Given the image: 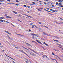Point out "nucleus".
Returning a JSON list of instances; mask_svg holds the SVG:
<instances>
[{
  "label": "nucleus",
  "mask_w": 63,
  "mask_h": 63,
  "mask_svg": "<svg viewBox=\"0 0 63 63\" xmlns=\"http://www.w3.org/2000/svg\"><path fill=\"white\" fill-rule=\"evenodd\" d=\"M20 51H21V52H22V53H24V54H26V55H27V56H28V57H29V58H30V57L29 56H28V54H27L26 53H25L22 50H21Z\"/></svg>",
  "instance_id": "nucleus-1"
},
{
  "label": "nucleus",
  "mask_w": 63,
  "mask_h": 63,
  "mask_svg": "<svg viewBox=\"0 0 63 63\" xmlns=\"http://www.w3.org/2000/svg\"><path fill=\"white\" fill-rule=\"evenodd\" d=\"M7 56V57H9V58H11V59H12L13 60H15L14 59H13V58H11V57L8 56L6 55Z\"/></svg>",
  "instance_id": "nucleus-2"
},
{
  "label": "nucleus",
  "mask_w": 63,
  "mask_h": 63,
  "mask_svg": "<svg viewBox=\"0 0 63 63\" xmlns=\"http://www.w3.org/2000/svg\"><path fill=\"white\" fill-rule=\"evenodd\" d=\"M4 17H0V19H5V18H3Z\"/></svg>",
  "instance_id": "nucleus-3"
},
{
  "label": "nucleus",
  "mask_w": 63,
  "mask_h": 63,
  "mask_svg": "<svg viewBox=\"0 0 63 63\" xmlns=\"http://www.w3.org/2000/svg\"><path fill=\"white\" fill-rule=\"evenodd\" d=\"M62 5V3L61 2H60L59 3L58 6H59L60 5Z\"/></svg>",
  "instance_id": "nucleus-4"
},
{
  "label": "nucleus",
  "mask_w": 63,
  "mask_h": 63,
  "mask_svg": "<svg viewBox=\"0 0 63 63\" xmlns=\"http://www.w3.org/2000/svg\"><path fill=\"white\" fill-rule=\"evenodd\" d=\"M6 17H7V18H12L11 17L9 16H6Z\"/></svg>",
  "instance_id": "nucleus-5"
},
{
  "label": "nucleus",
  "mask_w": 63,
  "mask_h": 63,
  "mask_svg": "<svg viewBox=\"0 0 63 63\" xmlns=\"http://www.w3.org/2000/svg\"><path fill=\"white\" fill-rule=\"evenodd\" d=\"M16 34L18 35H19V36H23V35H21V34Z\"/></svg>",
  "instance_id": "nucleus-6"
},
{
  "label": "nucleus",
  "mask_w": 63,
  "mask_h": 63,
  "mask_svg": "<svg viewBox=\"0 0 63 63\" xmlns=\"http://www.w3.org/2000/svg\"><path fill=\"white\" fill-rule=\"evenodd\" d=\"M3 21L4 22H6L7 23H9V22L6 21L4 20Z\"/></svg>",
  "instance_id": "nucleus-7"
},
{
  "label": "nucleus",
  "mask_w": 63,
  "mask_h": 63,
  "mask_svg": "<svg viewBox=\"0 0 63 63\" xmlns=\"http://www.w3.org/2000/svg\"><path fill=\"white\" fill-rule=\"evenodd\" d=\"M53 41H55V42H58V41L57 40H55L54 39H53Z\"/></svg>",
  "instance_id": "nucleus-8"
},
{
  "label": "nucleus",
  "mask_w": 63,
  "mask_h": 63,
  "mask_svg": "<svg viewBox=\"0 0 63 63\" xmlns=\"http://www.w3.org/2000/svg\"><path fill=\"white\" fill-rule=\"evenodd\" d=\"M25 43H26V44H28V45H29V46H31L32 47V46H31V45L28 44V43H26V42H25Z\"/></svg>",
  "instance_id": "nucleus-9"
},
{
  "label": "nucleus",
  "mask_w": 63,
  "mask_h": 63,
  "mask_svg": "<svg viewBox=\"0 0 63 63\" xmlns=\"http://www.w3.org/2000/svg\"><path fill=\"white\" fill-rule=\"evenodd\" d=\"M32 56H35V54L34 53H32Z\"/></svg>",
  "instance_id": "nucleus-10"
},
{
  "label": "nucleus",
  "mask_w": 63,
  "mask_h": 63,
  "mask_svg": "<svg viewBox=\"0 0 63 63\" xmlns=\"http://www.w3.org/2000/svg\"><path fill=\"white\" fill-rule=\"evenodd\" d=\"M31 50H32V51L33 52H35V53H36V51H34L32 49Z\"/></svg>",
  "instance_id": "nucleus-11"
},
{
  "label": "nucleus",
  "mask_w": 63,
  "mask_h": 63,
  "mask_svg": "<svg viewBox=\"0 0 63 63\" xmlns=\"http://www.w3.org/2000/svg\"><path fill=\"white\" fill-rule=\"evenodd\" d=\"M55 38H56L57 39H59V37H57L56 36H55Z\"/></svg>",
  "instance_id": "nucleus-12"
},
{
  "label": "nucleus",
  "mask_w": 63,
  "mask_h": 63,
  "mask_svg": "<svg viewBox=\"0 0 63 63\" xmlns=\"http://www.w3.org/2000/svg\"><path fill=\"white\" fill-rule=\"evenodd\" d=\"M43 34H44L45 35H47V34H46V33H45V32H43Z\"/></svg>",
  "instance_id": "nucleus-13"
},
{
  "label": "nucleus",
  "mask_w": 63,
  "mask_h": 63,
  "mask_svg": "<svg viewBox=\"0 0 63 63\" xmlns=\"http://www.w3.org/2000/svg\"><path fill=\"white\" fill-rule=\"evenodd\" d=\"M58 57V58H59V59H60V60L61 61V60L62 59H61L60 58H59V57Z\"/></svg>",
  "instance_id": "nucleus-14"
},
{
  "label": "nucleus",
  "mask_w": 63,
  "mask_h": 63,
  "mask_svg": "<svg viewBox=\"0 0 63 63\" xmlns=\"http://www.w3.org/2000/svg\"><path fill=\"white\" fill-rule=\"evenodd\" d=\"M29 53H30V54H31L33 53L31 52H29Z\"/></svg>",
  "instance_id": "nucleus-15"
},
{
  "label": "nucleus",
  "mask_w": 63,
  "mask_h": 63,
  "mask_svg": "<svg viewBox=\"0 0 63 63\" xmlns=\"http://www.w3.org/2000/svg\"><path fill=\"white\" fill-rule=\"evenodd\" d=\"M36 41H37V42H38V43H39V42H40V41H38V40H36Z\"/></svg>",
  "instance_id": "nucleus-16"
},
{
  "label": "nucleus",
  "mask_w": 63,
  "mask_h": 63,
  "mask_svg": "<svg viewBox=\"0 0 63 63\" xmlns=\"http://www.w3.org/2000/svg\"><path fill=\"white\" fill-rule=\"evenodd\" d=\"M0 21H1V22H3V20H2V19L0 20Z\"/></svg>",
  "instance_id": "nucleus-17"
},
{
  "label": "nucleus",
  "mask_w": 63,
  "mask_h": 63,
  "mask_svg": "<svg viewBox=\"0 0 63 63\" xmlns=\"http://www.w3.org/2000/svg\"><path fill=\"white\" fill-rule=\"evenodd\" d=\"M56 23L57 24H60V23H59L58 22H56Z\"/></svg>",
  "instance_id": "nucleus-18"
},
{
  "label": "nucleus",
  "mask_w": 63,
  "mask_h": 63,
  "mask_svg": "<svg viewBox=\"0 0 63 63\" xmlns=\"http://www.w3.org/2000/svg\"><path fill=\"white\" fill-rule=\"evenodd\" d=\"M16 2H18V3H19V1H18L17 0H16Z\"/></svg>",
  "instance_id": "nucleus-19"
},
{
  "label": "nucleus",
  "mask_w": 63,
  "mask_h": 63,
  "mask_svg": "<svg viewBox=\"0 0 63 63\" xmlns=\"http://www.w3.org/2000/svg\"><path fill=\"white\" fill-rule=\"evenodd\" d=\"M56 5H57L58 4V2H56Z\"/></svg>",
  "instance_id": "nucleus-20"
},
{
  "label": "nucleus",
  "mask_w": 63,
  "mask_h": 63,
  "mask_svg": "<svg viewBox=\"0 0 63 63\" xmlns=\"http://www.w3.org/2000/svg\"><path fill=\"white\" fill-rule=\"evenodd\" d=\"M62 1V0H59L58 2H61Z\"/></svg>",
  "instance_id": "nucleus-21"
},
{
  "label": "nucleus",
  "mask_w": 63,
  "mask_h": 63,
  "mask_svg": "<svg viewBox=\"0 0 63 63\" xmlns=\"http://www.w3.org/2000/svg\"><path fill=\"white\" fill-rule=\"evenodd\" d=\"M52 55H55V54H54V53H53V52H52Z\"/></svg>",
  "instance_id": "nucleus-22"
},
{
  "label": "nucleus",
  "mask_w": 63,
  "mask_h": 63,
  "mask_svg": "<svg viewBox=\"0 0 63 63\" xmlns=\"http://www.w3.org/2000/svg\"><path fill=\"white\" fill-rule=\"evenodd\" d=\"M9 39H10L11 40H13V38H11L10 37H9Z\"/></svg>",
  "instance_id": "nucleus-23"
},
{
  "label": "nucleus",
  "mask_w": 63,
  "mask_h": 63,
  "mask_svg": "<svg viewBox=\"0 0 63 63\" xmlns=\"http://www.w3.org/2000/svg\"><path fill=\"white\" fill-rule=\"evenodd\" d=\"M52 7H54V5L53 4L52 5Z\"/></svg>",
  "instance_id": "nucleus-24"
},
{
  "label": "nucleus",
  "mask_w": 63,
  "mask_h": 63,
  "mask_svg": "<svg viewBox=\"0 0 63 63\" xmlns=\"http://www.w3.org/2000/svg\"><path fill=\"white\" fill-rule=\"evenodd\" d=\"M45 45L46 46H48V44H47L46 43H45Z\"/></svg>",
  "instance_id": "nucleus-25"
},
{
  "label": "nucleus",
  "mask_w": 63,
  "mask_h": 63,
  "mask_svg": "<svg viewBox=\"0 0 63 63\" xmlns=\"http://www.w3.org/2000/svg\"><path fill=\"white\" fill-rule=\"evenodd\" d=\"M24 6L25 7H27V6H26V5H24Z\"/></svg>",
  "instance_id": "nucleus-26"
},
{
  "label": "nucleus",
  "mask_w": 63,
  "mask_h": 63,
  "mask_svg": "<svg viewBox=\"0 0 63 63\" xmlns=\"http://www.w3.org/2000/svg\"><path fill=\"white\" fill-rule=\"evenodd\" d=\"M4 31L5 32H6V33H7L8 32V31Z\"/></svg>",
  "instance_id": "nucleus-27"
},
{
  "label": "nucleus",
  "mask_w": 63,
  "mask_h": 63,
  "mask_svg": "<svg viewBox=\"0 0 63 63\" xmlns=\"http://www.w3.org/2000/svg\"><path fill=\"white\" fill-rule=\"evenodd\" d=\"M35 36H36V37H38V35L37 34H36Z\"/></svg>",
  "instance_id": "nucleus-28"
},
{
  "label": "nucleus",
  "mask_w": 63,
  "mask_h": 63,
  "mask_svg": "<svg viewBox=\"0 0 63 63\" xmlns=\"http://www.w3.org/2000/svg\"><path fill=\"white\" fill-rule=\"evenodd\" d=\"M0 2H4V0H0Z\"/></svg>",
  "instance_id": "nucleus-29"
},
{
  "label": "nucleus",
  "mask_w": 63,
  "mask_h": 63,
  "mask_svg": "<svg viewBox=\"0 0 63 63\" xmlns=\"http://www.w3.org/2000/svg\"><path fill=\"white\" fill-rule=\"evenodd\" d=\"M61 7H62V8H63V6L62 5L60 6Z\"/></svg>",
  "instance_id": "nucleus-30"
},
{
  "label": "nucleus",
  "mask_w": 63,
  "mask_h": 63,
  "mask_svg": "<svg viewBox=\"0 0 63 63\" xmlns=\"http://www.w3.org/2000/svg\"><path fill=\"white\" fill-rule=\"evenodd\" d=\"M39 44H41V45H42V43L40 42H39Z\"/></svg>",
  "instance_id": "nucleus-31"
},
{
  "label": "nucleus",
  "mask_w": 63,
  "mask_h": 63,
  "mask_svg": "<svg viewBox=\"0 0 63 63\" xmlns=\"http://www.w3.org/2000/svg\"><path fill=\"white\" fill-rule=\"evenodd\" d=\"M47 10H49V8H47Z\"/></svg>",
  "instance_id": "nucleus-32"
},
{
  "label": "nucleus",
  "mask_w": 63,
  "mask_h": 63,
  "mask_svg": "<svg viewBox=\"0 0 63 63\" xmlns=\"http://www.w3.org/2000/svg\"><path fill=\"white\" fill-rule=\"evenodd\" d=\"M44 4H45V5H47V3L45 2H44Z\"/></svg>",
  "instance_id": "nucleus-33"
},
{
  "label": "nucleus",
  "mask_w": 63,
  "mask_h": 63,
  "mask_svg": "<svg viewBox=\"0 0 63 63\" xmlns=\"http://www.w3.org/2000/svg\"><path fill=\"white\" fill-rule=\"evenodd\" d=\"M15 48H17V49H18V48L17 47H15Z\"/></svg>",
  "instance_id": "nucleus-34"
},
{
  "label": "nucleus",
  "mask_w": 63,
  "mask_h": 63,
  "mask_svg": "<svg viewBox=\"0 0 63 63\" xmlns=\"http://www.w3.org/2000/svg\"><path fill=\"white\" fill-rule=\"evenodd\" d=\"M41 47H42L43 48V49H45L44 48V47H43L42 46H41Z\"/></svg>",
  "instance_id": "nucleus-35"
},
{
  "label": "nucleus",
  "mask_w": 63,
  "mask_h": 63,
  "mask_svg": "<svg viewBox=\"0 0 63 63\" xmlns=\"http://www.w3.org/2000/svg\"><path fill=\"white\" fill-rule=\"evenodd\" d=\"M52 12H55V11H54V10H53Z\"/></svg>",
  "instance_id": "nucleus-36"
},
{
  "label": "nucleus",
  "mask_w": 63,
  "mask_h": 63,
  "mask_svg": "<svg viewBox=\"0 0 63 63\" xmlns=\"http://www.w3.org/2000/svg\"><path fill=\"white\" fill-rule=\"evenodd\" d=\"M7 1H9V2H11V0H7Z\"/></svg>",
  "instance_id": "nucleus-37"
},
{
  "label": "nucleus",
  "mask_w": 63,
  "mask_h": 63,
  "mask_svg": "<svg viewBox=\"0 0 63 63\" xmlns=\"http://www.w3.org/2000/svg\"><path fill=\"white\" fill-rule=\"evenodd\" d=\"M1 51L2 52H4V51H5V50H2Z\"/></svg>",
  "instance_id": "nucleus-38"
},
{
  "label": "nucleus",
  "mask_w": 63,
  "mask_h": 63,
  "mask_svg": "<svg viewBox=\"0 0 63 63\" xmlns=\"http://www.w3.org/2000/svg\"><path fill=\"white\" fill-rule=\"evenodd\" d=\"M40 10H43V8H40Z\"/></svg>",
  "instance_id": "nucleus-39"
},
{
  "label": "nucleus",
  "mask_w": 63,
  "mask_h": 63,
  "mask_svg": "<svg viewBox=\"0 0 63 63\" xmlns=\"http://www.w3.org/2000/svg\"><path fill=\"white\" fill-rule=\"evenodd\" d=\"M50 11H52V9H50Z\"/></svg>",
  "instance_id": "nucleus-40"
},
{
  "label": "nucleus",
  "mask_w": 63,
  "mask_h": 63,
  "mask_svg": "<svg viewBox=\"0 0 63 63\" xmlns=\"http://www.w3.org/2000/svg\"><path fill=\"white\" fill-rule=\"evenodd\" d=\"M38 23L39 24H41V22H39Z\"/></svg>",
  "instance_id": "nucleus-41"
},
{
  "label": "nucleus",
  "mask_w": 63,
  "mask_h": 63,
  "mask_svg": "<svg viewBox=\"0 0 63 63\" xmlns=\"http://www.w3.org/2000/svg\"><path fill=\"white\" fill-rule=\"evenodd\" d=\"M16 5L17 6H18V4H16Z\"/></svg>",
  "instance_id": "nucleus-42"
},
{
  "label": "nucleus",
  "mask_w": 63,
  "mask_h": 63,
  "mask_svg": "<svg viewBox=\"0 0 63 63\" xmlns=\"http://www.w3.org/2000/svg\"><path fill=\"white\" fill-rule=\"evenodd\" d=\"M18 21H20V22H21V21L20 20H19V19H18Z\"/></svg>",
  "instance_id": "nucleus-43"
},
{
  "label": "nucleus",
  "mask_w": 63,
  "mask_h": 63,
  "mask_svg": "<svg viewBox=\"0 0 63 63\" xmlns=\"http://www.w3.org/2000/svg\"><path fill=\"white\" fill-rule=\"evenodd\" d=\"M15 14H17V12H16L15 13Z\"/></svg>",
  "instance_id": "nucleus-44"
},
{
  "label": "nucleus",
  "mask_w": 63,
  "mask_h": 63,
  "mask_svg": "<svg viewBox=\"0 0 63 63\" xmlns=\"http://www.w3.org/2000/svg\"><path fill=\"white\" fill-rule=\"evenodd\" d=\"M19 16H20V17H21V15H19Z\"/></svg>",
  "instance_id": "nucleus-45"
},
{
  "label": "nucleus",
  "mask_w": 63,
  "mask_h": 63,
  "mask_svg": "<svg viewBox=\"0 0 63 63\" xmlns=\"http://www.w3.org/2000/svg\"><path fill=\"white\" fill-rule=\"evenodd\" d=\"M32 3L33 4H35V3L34 2H32Z\"/></svg>",
  "instance_id": "nucleus-46"
},
{
  "label": "nucleus",
  "mask_w": 63,
  "mask_h": 63,
  "mask_svg": "<svg viewBox=\"0 0 63 63\" xmlns=\"http://www.w3.org/2000/svg\"><path fill=\"white\" fill-rule=\"evenodd\" d=\"M0 47H3V46H0Z\"/></svg>",
  "instance_id": "nucleus-47"
},
{
  "label": "nucleus",
  "mask_w": 63,
  "mask_h": 63,
  "mask_svg": "<svg viewBox=\"0 0 63 63\" xmlns=\"http://www.w3.org/2000/svg\"><path fill=\"white\" fill-rule=\"evenodd\" d=\"M11 25H12L13 26H14V27H15V26H14V25H13V24H12Z\"/></svg>",
  "instance_id": "nucleus-48"
},
{
  "label": "nucleus",
  "mask_w": 63,
  "mask_h": 63,
  "mask_svg": "<svg viewBox=\"0 0 63 63\" xmlns=\"http://www.w3.org/2000/svg\"><path fill=\"white\" fill-rule=\"evenodd\" d=\"M28 7L29 8H30V6H28Z\"/></svg>",
  "instance_id": "nucleus-49"
},
{
  "label": "nucleus",
  "mask_w": 63,
  "mask_h": 63,
  "mask_svg": "<svg viewBox=\"0 0 63 63\" xmlns=\"http://www.w3.org/2000/svg\"><path fill=\"white\" fill-rule=\"evenodd\" d=\"M34 38H35V39H37V38H36V37H34Z\"/></svg>",
  "instance_id": "nucleus-50"
},
{
  "label": "nucleus",
  "mask_w": 63,
  "mask_h": 63,
  "mask_svg": "<svg viewBox=\"0 0 63 63\" xmlns=\"http://www.w3.org/2000/svg\"><path fill=\"white\" fill-rule=\"evenodd\" d=\"M13 13H16V12H15V11H13Z\"/></svg>",
  "instance_id": "nucleus-51"
},
{
  "label": "nucleus",
  "mask_w": 63,
  "mask_h": 63,
  "mask_svg": "<svg viewBox=\"0 0 63 63\" xmlns=\"http://www.w3.org/2000/svg\"><path fill=\"white\" fill-rule=\"evenodd\" d=\"M29 32H30V31H31V30L30 29L29 30Z\"/></svg>",
  "instance_id": "nucleus-52"
},
{
  "label": "nucleus",
  "mask_w": 63,
  "mask_h": 63,
  "mask_svg": "<svg viewBox=\"0 0 63 63\" xmlns=\"http://www.w3.org/2000/svg\"><path fill=\"white\" fill-rule=\"evenodd\" d=\"M59 46H60V47H62V46H61V45L59 44Z\"/></svg>",
  "instance_id": "nucleus-53"
},
{
  "label": "nucleus",
  "mask_w": 63,
  "mask_h": 63,
  "mask_svg": "<svg viewBox=\"0 0 63 63\" xmlns=\"http://www.w3.org/2000/svg\"><path fill=\"white\" fill-rule=\"evenodd\" d=\"M8 34H9V35H11V33L10 32H9L8 33Z\"/></svg>",
  "instance_id": "nucleus-54"
},
{
  "label": "nucleus",
  "mask_w": 63,
  "mask_h": 63,
  "mask_svg": "<svg viewBox=\"0 0 63 63\" xmlns=\"http://www.w3.org/2000/svg\"><path fill=\"white\" fill-rule=\"evenodd\" d=\"M44 44H46V43L45 42H44V43H43Z\"/></svg>",
  "instance_id": "nucleus-55"
},
{
  "label": "nucleus",
  "mask_w": 63,
  "mask_h": 63,
  "mask_svg": "<svg viewBox=\"0 0 63 63\" xmlns=\"http://www.w3.org/2000/svg\"><path fill=\"white\" fill-rule=\"evenodd\" d=\"M50 58V59H52V60H53V59H52V58Z\"/></svg>",
  "instance_id": "nucleus-56"
},
{
  "label": "nucleus",
  "mask_w": 63,
  "mask_h": 63,
  "mask_svg": "<svg viewBox=\"0 0 63 63\" xmlns=\"http://www.w3.org/2000/svg\"><path fill=\"white\" fill-rule=\"evenodd\" d=\"M33 24V23H31L30 25H32Z\"/></svg>",
  "instance_id": "nucleus-57"
},
{
  "label": "nucleus",
  "mask_w": 63,
  "mask_h": 63,
  "mask_svg": "<svg viewBox=\"0 0 63 63\" xmlns=\"http://www.w3.org/2000/svg\"><path fill=\"white\" fill-rule=\"evenodd\" d=\"M54 50L56 51H57V50H56V49H54Z\"/></svg>",
  "instance_id": "nucleus-58"
},
{
  "label": "nucleus",
  "mask_w": 63,
  "mask_h": 63,
  "mask_svg": "<svg viewBox=\"0 0 63 63\" xmlns=\"http://www.w3.org/2000/svg\"><path fill=\"white\" fill-rule=\"evenodd\" d=\"M50 2H48L47 3V4H50Z\"/></svg>",
  "instance_id": "nucleus-59"
},
{
  "label": "nucleus",
  "mask_w": 63,
  "mask_h": 63,
  "mask_svg": "<svg viewBox=\"0 0 63 63\" xmlns=\"http://www.w3.org/2000/svg\"><path fill=\"white\" fill-rule=\"evenodd\" d=\"M25 16H28V15H25Z\"/></svg>",
  "instance_id": "nucleus-60"
},
{
  "label": "nucleus",
  "mask_w": 63,
  "mask_h": 63,
  "mask_svg": "<svg viewBox=\"0 0 63 63\" xmlns=\"http://www.w3.org/2000/svg\"><path fill=\"white\" fill-rule=\"evenodd\" d=\"M34 26H32V28H34Z\"/></svg>",
  "instance_id": "nucleus-61"
},
{
  "label": "nucleus",
  "mask_w": 63,
  "mask_h": 63,
  "mask_svg": "<svg viewBox=\"0 0 63 63\" xmlns=\"http://www.w3.org/2000/svg\"><path fill=\"white\" fill-rule=\"evenodd\" d=\"M61 61H62L63 62V60L62 59Z\"/></svg>",
  "instance_id": "nucleus-62"
},
{
  "label": "nucleus",
  "mask_w": 63,
  "mask_h": 63,
  "mask_svg": "<svg viewBox=\"0 0 63 63\" xmlns=\"http://www.w3.org/2000/svg\"><path fill=\"white\" fill-rule=\"evenodd\" d=\"M26 63H28V62L27 61H26Z\"/></svg>",
  "instance_id": "nucleus-63"
},
{
  "label": "nucleus",
  "mask_w": 63,
  "mask_h": 63,
  "mask_svg": "<svg viewBox=\"0 0 63 63\" xmlns=\"http://www.w3.org/2000/svg\"><path fill=\"white\" fill-rule=\"evenodd\" d=\"M28 17H31L30 16H28Z\"/></svg>",
  "instance_id": "nucleus-64"
}]
</instances>
